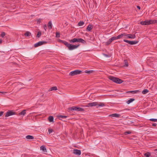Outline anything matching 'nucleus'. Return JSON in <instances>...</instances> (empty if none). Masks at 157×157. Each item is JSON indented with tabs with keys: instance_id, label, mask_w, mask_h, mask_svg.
Listing matches in <instances>:
<instances>
[{
	"instance_id": "11",
	"label": "nucleus",
	"mask_w": 157,
	"mask_h": 157,
	"mask_svg": "<svg viewBox=\"0 0 157 157\" xmlns=\"http://www.w3.org/2000/svg\"><path fill=\"white\" fill-rule=\"evenodd\" d=\"M125 38L130 39H134L136 38V35H132L130 34H127L126 33V36Z\"/></svg>"
},
{
	"instance_id": "27",
	"label": "nucleus",
	"mask_w": 157,
	"mask_h": 157,
	"mask_svg": "<svg viewBox=\"0 0 157 157\" xmlns=\"http://www.w3.org/2000/svg\"><path fill=\"white\" fill-rule=\"evenodd\" d=\"M124 66L126 67H127L128 66V63L127 60H124Z\"/></svg>"
},
{
	"instance_id": "14",
	"label": "nucleus",
	"mask_w": 157,
	"mask_h": 157,
	"mask_svg": "<svg viewBox=\"0 0 157 157\" xmlns=\"http://www.w3.org/2000/svg\"><path fill=\"white\" fill-rule=\"evenodd\" d=\"M93 26L92 25L90 24L87 27L86 30L88 31H90L91 30L93 29Z\"/></svg>"
},
{
	"instance_id": "28",
	"label": "nucleus",
	"mask_w": 157,
	"mask_h": 157,
	"mask_svg": "<svg viewBox=\"0 0 157 157\" xmlns=\"http://www.w3.org/2000/svg\"><path fill=\"white\" fill-rule=\"evenodd\" d=\"M77 111H84V109L77 107Z\"/></svg>"
},
{
	"instance_id": "1",
	"label": "nucleus",
	"mask_w": 157,
	"mask_h": 157,
	"mask_svg": "<svg viewBox=\"0 0 157 157\" xmlns=\"http://www.w3.org/2000/svg\"><path fill=\"white\" fill-rule=\"evenodd\" d=\"M155 23H157V20H147L144 21H142L140 22V24L143 25H148Z\"/></svg>"
},
{
	"instance_id": "8",
	"label": "nucleus",
	"mask_w": 157,
	"mask_h": 157,
	"mask_svg": "<svg viewBox=\"0 0 157 157\" xmlns=\"http://www.w3.org/2000/svg\"><path fill=\"white\" fill-rule=\"evenodd\" d=\"M98 105V103L96 102H90L88 103L86 106V107H90L95 106Z\"/></svg>"
},
{
	"instance_id": "17",
	"label": "nucleus",
	"mask_w": 157,
	"mask_h": 157,
	"mask_svg": "<svg viewBox=\"0 0 157 157\" xmlns=\"http://www.w3.org/2000/svg\"><path fill=\"white\" fill-rule=\"evenodd\" d=\"M77 106H73L69 108V109L71 111H77Z\"/></svg>"
},
{
	"instance_id": "20",
	"label": "nucleus",
	"mask_w": 157,
	"mask_h": 157,
	"mask_svg": "<svg viewBox=\"0 0 157 157\" xmlns=\"http://www.w3.org/2000/svg\"><path fill=\"white\" fill-rule=\"evenodd\" d=\"M26 36H29L31 35V33L29 31L26 32L24 34Z\"/></svg>"
},
{
	"instance_id": "5",
	"label": "nucleus",
	"mask_w": 157,
	"mask_h": 157,
	"mask_svg": "<svg viewBox=\"0 0 157 157\" xmlns=\"http://www.w3.org/2000/svg\"><path fill=\"white\" fill-rule=\"evenodd\" d=\"M79 45V44L78 45H72L70 44L68 48L69 50H73L78 48Z\"/></svg>"
},
{
	"instance_id": "44",
	"label": "nucleus",
	"mask_w": 157,
	"mask_h": 157,
	"mask_svg": "<svg viewBox=\"0 0 157 157\" xmlns=\"http://www.w3.org/2000/svg\"><path fill=\"white\" fill-rule=\"evenodd\" d=\"M44 28L45 30L46 31V29H47V27L46 25H44Z\"/></svg>"
},
{
	"instance_id": "4",
	"label": "nucleus",
	"mask_w": 157,
	"mask_h": 157,
	"mask_svg": "<svg viewBox=\"0 0 157 157\" xmlns=\"http://www.w3.org/2000/svg\"><path fill=\"white\" fill-rule=\"evenodd\" d=\"M82 71L79 70H75V71H71L69 73V75L71 76H74L81 73Z\"/></svg>"
},
{
	"instance_id": "35",
	"label": "nucleus",
	"mask_w": 157,
	"mask_h": 157,
	"mask_svg": "<svg viewBox=\"0 0 157 157\" xmlns=\"http://www.w3.org/2000/svg\"><path fill=\"white\" fill-rule=\"evenodd\" d=\"M117 37V36H113V37H112L110 38L111 39V40H112V41H113V40H114L118 39V37Z\"/></svg>"
},
{
	"instance_id": "50",
	"label": "nucleus",
	"mask_w": 157,
	"mask_h": 157,
	"mask_svg": "<svg viewBox=\"0 0 157 157\" xmlns=\"http://www.w3.org/2000/svg\"><path fill=\"white\" fill-rule=\"evenodd\" d=\"M154 151L156 152V153H157V148L156 149H155L154 150Z\"/></svg>"
},
{
	"instance_id": "46",
	"label": "nucleus",
	"mask_w": 157,
	"mask_h": 157,
	"mask_svg": "<svg viewBox=\"0 0 157 157\" xmlns=\"http://www.w3.org/2000/svg\"><path fill=\"white\" fill-rule=\"evenodd\" d=\"M103 55H104L105 56H106V57H109V56H108V55L106 54H103Z\"/></svg>"
},
{
	"instance_id": "49",
	"label": "nucleus",
	"mask_w": 157,
	"mask_h": 157,
	"mask_svg": "<svg viewBox=\"0 0 157 157\" xmlns=\"http://www.w3.org/2000/svg\"><path fill=\"white\" fill-rule=\"evenodd\" d=\"M2 41V39H0V44H1Z\"/></svg>"
},
{
	"instance_id": "29",
	"label": "nucleus",
	"mask_w": 157,
	"mask_h": 157,
	"mask_svg": "<svg viewBox=\"0 0 157 157\" xmlns=\"http://www.w3.org/2000/svg\"><path fill=\"white\" fill-rule=\"evenodd\" d=\"M94 71L93 70H90V71L86 70L85 71V73H87V74H90L91 73H92Z\"/></svg>"
},
{
	"instance_id": "38",
	"label": "nucleus",
	"mask_w": 157,
	"mask_h": 157,
	"mask_svg": "<svg viewBox=\"0 0 157 157\" xmlns=\"http://www.w3.org/2000/svg\"><path fill=\"white\" fill-rule=\"evenodd\" d=\"M5 34H6V33L5 32H2V33L1 34V36L2 37H3L5 35Z\"/></svg>"
},
{
	"instance_id": "7",
	"label": "nucleus",
	"mask_w": 157,
	"mask_h": 157,
	"mask_svg": "<svg viewBox=\"0 0 157 157\" xmlns=\"http://www.w3.org/2000/svg\"><path fill=\"white\" fill-rule=\"evenodd\" d=\"M123 41L125 42L128 43L130 45L135 44L138 42V41H129L126 40H124Z\"/></svg>"
},
{
	"instance_id": "41",
	"label": "nucleus",
	"mask_w": 157,
	"mask_h": 157,
	"mask_svg": "<svg viewBox=\"0 0 157 157\" xmlns=\"http://www.w3.org/2000/svg\"><path fill=\"white\" fill-rule=\"evenodd\" d=\"M98 106H104V104L103 103H101L99 104L98 105Z\"/></svg>"
},
{
	"instance_id": "47",
	"label": "nucleus",
	"mask_w": 157,
	"mask_h": 157,
	"mask_svg": "<svg viewBox=\"0 0 157 157\" xmlns=\"http://www.w3.org/2000/svg\"><path fill=\"white\" fill-rule=\"evenodd\" d=\"M156 125H157L156 124L154 123L153 124L152 126H156Z\"/></svg>"
},
{
	"instance_id": "13",
	"label": "nucleus",
	"mask_w": 157,
	"mask_h": 157,
	"mask_svg": "<svg viewBox=\"0 0 157 157\" xmlns=\"http://www.w3.org/2000/svg\"><path fill=\"white\" fill-rule=\"evenodd\" d=\"M120 116V114L117 113H113L109 115V117H117Z\"/></svg>"
},
{
	"instance_id": "42",
	"label": "nucleus",
	"mask_w": 157,
	"mask_h": 157,
	"mask_svg": "<svg viewBox=\"0 0 157 157\" xmlns=\"http://www.w3.org/2000/svg\"><path fill=\"white\" fill-rule=\"evenodd\" d=\"M53 131V130L52 129H49L48 130V132L49 134L51 133Z\"/></svg>"
},
{
	"instance_id": "19",
	"label": "nucleus",
	"mask_w": 157,
	"mask_h": 157,
	"mask_svg": "<svg viewBox=\"0 0 157 157\" xmlns=\"http://www.w3.org/2000/svg\"><path fill=\"white\" fill-rule=\"evenodd\" d=\"M26 138L27 139L29 140H32L34 138L33 136L31 135H27L26 136Z\"/></svg>"
},
{
	"instance_id": "24",
	"label": "nucleus",
	"mask_w": 157,
	"mask_h": 157,
	"mask_svg": "<svg viewBox=\"0 0 157 157\" xmlns=\"http://www.w3.org/2000/svg\"><path fill=\"white\" fill-rule=\"evenodd\" d=\"M52 24L51 21H49L48 23V27L50 29L52 28Z\"/></svg>"
},
{
	"instance_id": "3",
	"label": "nucleus",
	"mask_w": 157,
	"mask_h": 157,
	"mask_svg": "<svg viewBox=\"0 0 157 157\" xmlns=\"http://www.w3.org/2000/svg\"><path fill=\"white\" fill-rule=\"evenodd\" d=\"M70 42L74 43L75 42H78L81 43L83 44H86V41L81 38H74L70 40Z\"/></svg>"
},
{
	"instance_id": "12",
	"label": "nucleus",
	"mask_w": 157,
	"mask_h": 157,
	"mask_svg": "<svg viewBox=\"0 0 157 157\" xmlns=\"http://www.w3.org/2000/svg\"><path fill=\"white\" fill-rule=\"evenodd\" d=\"M57 117L60 120H63V121H65V120H64V119L67 117V116L64 115H58V116Z\"/></svg>"
},
{
	"instance_id": "43",
	"label": "nucleus",
	"mask_w": 157,
	"mask_h": 157,
	"mask_svg": "<svg viewBox=\"0 0 157 157\" xmlns=\"http://www.w3.org/2000/svg\"><path fill=\"white\" fill-rule=\"evenodd\" d=\"M4 112L0 111V117L2 116Z\"/></svg>"
},
{
	"instance_id": "34",
	"label": "nucleus",
	"mask_w": 157,
	"mask_h": 157,
	"mask_svg": "<svg viewBox=\"0 0 157 157\" xmlns=\"http://www.w3.org/2000/svg\"><path fill=\"white\" fill-rule=\"evenodd\" d=\"M139 92L138 90H133V91H130L128 92L130 93H132L133 94H135L137 93V92Z\"/></svg>"
},
{
	"instance_id": "39",
	"label": "nucleus",
	"mask_w": 157,
	"mask_h": 157,
	"mask_svg": "<svg viewBox=\"0 0 157 157\" xmlns=\"http://www.w3.org/2000/svg\"><path fill=\"white\" fill-rule=\"evenodd\" d=\"M41 19H37V24H40L41 22Z\"/></svg>"
},
{
	"instance_id": "10",
	"label": "nucleus",
	"mask_w": 157,
	"mask_h": 157,
	"mask_svg": "<svg viewBox=\"0 0 157 157\" xmlns=\"http://www.w3.org/2000/svg\"><path fill=\"white\" fill-rule=\"evenodd\" d=\"M73 153L76 155H79L81 154V151L80 150L74 149Z\"/></svg>"
},
{
	"instance_id": "16",
	"label": "nucleus",
	"mask_w": 157,
	"mask_h": 157,
	"mask_svg": "<svg viewBox=\"0 0 157 157\" xmlns=\"http://www.w3.org/2000/svg\"><path fill=\"white\" fill-rule=\"evenodd\" d=\"M40 150L43 151L44 152H47L46 149L44 146L42 145L40 147Z\"/></svg>"
},
{
	"instance_id": "40",
	"label": "nucleus",
	"mask_w": 157,
	"mask_h": 157,
	"mask_svg": "<svg viewBox=\"0 0 157 157\" xmlns=\"http://www.w3.org/2000/svg\"><path fill=\"white\" fill-rule=\"evenodd\" d=\"M60 36V33H59L57 32L56 33V37H59Z\"/></svg>"
},
{
	"instance_id": "21",
	"label": "nucleus",
	"mask_w": 157,
	"mask_h": 157,
	"mask_svg": "<svg viewBox=\"0 0 157 157\" xmlns=\"http://www.w3.org/2000/svg\"><path fill=\"white\" fill-rule=\"evenodd\" d=\"M135 100L134 98H131L126 101L127 104H129Z\"/></svg>"
},
{
	"instance_id": "6",
	"label": "nucleus",
	"mask_w": 157,
	"mask_h": 157,
	"mask_svg": "<svg viewBox=\"0 0 157 157\" xmlns=\"http://www.w3.org/2000/svg\"><path fill=\"white\" fill-rule=\"evenodd\" d=\"M47 43V42L46 41H39L38 42L35 44L34 45V47L35 48L37 47L38 46L42 45L43 44H46Z\"/></svg>"
},
{
	"instance_id": "48",
	"label": "nucleus",
	"mask_w": 157,
	"mask_h": 157,
	"mask_svg": "<svg viewBox=\"0 0 157 157\" xmlns=\"http://www.w3.org/2000/svg\"><path fill=\"white\" fill-rule=\"evenodd\" d=\"M137 8L138 9H139V10H140V6H137Z\"/></svg>"
},
{
	"instance_id": "25",
	"label": "nucleus",
	"mask_w": 157,
	"mask_h": 157,
	"mask_svg": "<svg viewBox=\"0 0 157 157\" xmlns=\"http://www.w3.org/2000/svg\"><path fill=\"white\" fill-rule=\"evenodd\" d=\"M84 24V22L83 21H80L78 23V26H82Z\"/></svg>"
},
{
	"instance_id": "45",
	"label": "nucleus",
	"mask_w": 157,
	"mask_h": 157,
	"mask_svg": "<svg viewBox=\"0 0 157 157\" xmlns=\"http://www.w3.org/2000/svg\"><path fill=\"white\" fill-rule=\"evenodd\" d=\"M6 93H7V92H4V91H3V92L0 91V93H2V94H5Z\"/></svg>"
},
{
	"instance_id": "22",
	"label": "nucleus",
	"mask_w": 157,
	"mask_h": 157,
	"mask_svg": "<svg viewBox=\"0 0 157 157\" xmlns=\"http://www.w3.org/2000/svg\"><path fill=\"white\" fill-rule=\"evenodd\" d=\"M57 90V87L56 86H53L49 90V91H52V90Z\"/></svg>"
},
{
	"instance_id": "51",
	"label": "nucleus",
	"mask_w": 157,
	"mask_h": 157,
	"mask_svg": "<svg viewBox=\"0 0 157 157\" xmlns=\"http://www.w3.org/2000/svg\"><path fill=\"white\" fill-rule=\"evenodd\" d=\"M124 110H129V109H124Z\"/></svg>"
},
{
	"instance_id": "15",
	"label": "nucleus",
	"mask_w": 157,
	"mask_h": 157,
	"mask_svg": "<svg viewBox=\"0 0 157 157\" xmlns=\"http://www.w3.org/2000/svg\"><path fill=\"white\" fill-rule=\"evenodd\" d=\"M126 36V33H123L121 34V35H119L117 36L118 39H119L121 38H122L123 37H125Z\"/></svg>"
},
{
	"instance_id": "37",
	"label": "nucleus",
	"mask_w": 157,
	"mask_h": 157,
	"mask_svg": "<svg viewBox=\"0 0 157 157\" xmlns=\"http://www.w3.org/2000/svg\"><path fill=\"white\" fill-rule=\"evenodd\" d=\"M149 120L150 121H153V122H157V119H149Z\"/></svg>"
},
{
	"instance_id": "18",
	"label": "nucleus",
	"mask_w": 157,
	"mask_h": 157,
	"mask_svg": "<svg viewBox=\"0 0 157 157\" xmlns=\"http://www.w3.org/2000/svg\"><path fill=\"white\" fill-rule=\"evenodd\" d=\"M113 41L112 40L111 38L109 39L108 41L105 42V45H109Z\"/></svg>"
},
{
	"instance_id": "2",
	"label": "nucleus",
	"mask_w": 157,
	"mask_h": 157,
	"mask_svg": "<svg viewBox=\"0 0 157 157\" xmlns=\"http://www.w3.org/2000/svg\"><path fill=\"white\" fill-rule=\"evenodd\" d=\"M108 78L113 82L118 84H120L123 82V81L121 79L116 77L112 76H109Z\"/></svg>"
},
{
	"instance_id": "36",
	"label": "nucleus",
	"mask_w": 157,
	"mask_h": 157,
	"mask_svg": "<svg viewBox=\"0 0 157 157\" xmlns=\"http://www.w3.org/2000/svg\"><path fill=\"white\" fill-rule=\"evenodd\" d=\"M131 132L130 131H127L126 132H124V134L125 135H127L128 134H130V133H131Z\"/></svg>"
},
{
	"instance_id": "26",
	"label": "nucleus",
	"mask_w": 157,
	"mask_h": 157,
	"mask_svg": "<svg viewBox=\"0 0 157 157\" xmlns=\"http://www.w3.org/2000/svg\"><path fill=\"white\" fill-rule=\"evenodd\" d=\"M20 115H24L26 113V110H23L21 112L19 113Z\"/></svg>"
},
{
	"instance_id": "23",
	"label": "nucleus",
	"mask_w": 157,
	"mask_h": 157,
	"mask_svg": "<svg viewBox=\"0 0 157 157\" xmlns=\"http://www.w3.org/2000/svg\"><path fill=\"white\" fill-rule=\"evenodd\" d=\"M48 120L50 122H53L54 120L53 117L52 116H50L48 118Z\"/></svg>"
},
{
	"instance_id": "9",
	"label": "nucleus",
	"mask_w": 157,
	"mask_h": 157,
	"mask_svg": "<svg viewBox=\"0 0 157 157\" xmlns=\"http://www.w3.org/2000/svg\"><path fill=\"white\" fill-rule=\"evenodd\" d=\"M15 112H14L12 111H9L7 112L5 115V117H7L9 116L15 114Z\"/></svg>"
},
{
	"instance_id": "32",
	"label": "nucleus",
	"mask_w": 157,
	"mask_h": 157,
	"mask_svg": "<svg viewBox=\"0 0 157 157\" xmlns=\"http://www.w3.org/2000/svg\"><path fill=\"white\" fill-rule=\"evenodd\" d=\"M41 35V32L39 31L38 32L37 34L36 35V37H37V38H39L40 37Z\"/></svg>"
},
{
	"instance_id": "33",
	"label": "nucleus",
	"mask_w": 157,
	"mask_h": 157,
	"mask_svg": "<svg viewBox=\"0 0 157 157\" xmlns=\"http://www.w3.org/2000/svg\"><path fill=\"white\" fill-rule=\"evenodd\" d=\"M150 153L148 152L145 153L144 155L146 157H149L150 156Z\"/></svg>"
},
{
	"instance_id": "30",
	"label": "nucleus",
	"mask_w": 157,
	"mask_h": 157,
	"mask_svg": "<svg viewBox=\"0 0 157 157\" xmlns=\"http://www.w3.org/2000/svg\"><path fill=\"white\" fill-rule=\"evenodd\" d=\"M148 92V90L147 89H144L142 92L143 94H145Z\"/></svg>"
},
{
	"instance_id": "31",
	"label": "nucleus",
	"mask_w": 157,
	"mask_h": 157,
	"mask_svg": "<svg viewBox=\"0 0 157 157\" xmlns=\"http://www.w3.org/2000/svg\"><path fill=\"white\" fill-rule=\"evenodd\" d=\"M63 43L68 48L70 44H69L67 42L65 41H63Z\"/></svg>"
}]
</instances>
